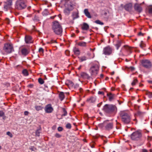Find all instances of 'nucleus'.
Wrapping results in <instances>:
<instances>
[{"instance_id":"15","label":"nucleus","mask_w":152,"mask_h":152,"mask_svg":"<svg viewBox=\"0 0 152 152\" xmlns=\"http://www.w3.org/2000/svg\"><path fill=\"white\" fill-rule=\"evenodd\" d=\"M32 38L29 35H26L25 38V40L26 43L27 44L30 43L32 42Z\"/></svg>"},{"instance_id":"40","label":"nucleus","mask_w":152,"mask_h":152,"mask_svg":"<svg viewBox=\"0 0 152 152\" xmlns=\"http://www.w3.org/2000/svg\"><path fill=\"white\" fill-rule=\"evenodd\" d=\"M62 110L64 113L62 115V116H65L66 115H67V112L65 109L64 108H63Z\"/></svg>"},{"instance_id":"5","label":"nucleus","mask_w":152,"mask_h":152,"mask_svg":"<svg viewBox=\"0 0 152 152\" xmlns=\"http://www.w3.org/2000/svg\"><path fill=\"white\" fill-rule=\"evenodd\" d=\"M28 5L27 0H17L15 5V8L18 10H22L25 8Z\"/></svg>"},{"instance_id":"13","label":"nucleus","mask_w":152,"mask_h":152,"mask_svg":"<svg viewBox=\"0 0 152 152\" xmlns=\"http://www.w3.org/2000/svg\"><path fill=\"white\" fill-rule=\"evenodd\" d=\"M45 110L46 113H50L52 112L53 109L51 107V104H49L45 106Z\"/></svg>"},{"instance_id":"59","label":"nucleus","mask_w":152,"mask_h":152,"mask_svg":"<svg viewBox=\"0 0 152 152\" xmlns=\"http://www.w3.org/2000/svg\"><path fill=\"white\" fill-rule=\"evenodd\" d=\"M132 120L135 121V124H136L137 123V119H136V118H134V119H132Z\"/></svg>"},{"instance_id":"50","label":"nucleus","mask_w":152,"mask_h":152,"mask_svg":"<svg viewBox=\"0 0 152 152\" xmlns=\"http://www.w3.org/2000/svg\"><path fill=\"white\" fill-rule=\"evenodd\" d=\"M63 130V128L59 126L58 127V130L59 132H61Z\"/></svg>"},{"instance_id":"4","label":"nucleus","mask_w":152,"mask_h":152,"mask_svg":"<svg viewBox=\"0 0 152 152\" xmlns=\"http://www.w3.org/2000/svg\"><path fill=\"white\" fill-rule=\"evenodd\" d=\"M103 110L107 114H114L116 112L117 108L115 105L111 104H106L103 107Z\"/></svg>"},{"instance_id":"47","label":"nucleus","mask_w":152,"mask_h":152,"mask_svg":"<svg viewBox=\"0 0 152 152\" xmlns=\"http://www.w3.org/2000/svg\"><path fill=\"white\" fill-rule=\"evenodd\" d=\"M68 84H72L73 83L72 81H71L70 80H67L66 82V85L68 86V85H69Z\"/></svg>"},{"instance_id":"55","label":"nucleus","mask_w":152,"mask_h":152,"mask_svg":"<svg viewBox=\"0 0 152 152\" xmlns=\"http://www.w3.org/2000/svg\"><path fill=\"white\" fill-rule=\"evenodd\" d=\"M144 34L142 33L141 32H139L138 34V35L139 36H143L144 35Z\"/></svg>"},{"instance_id":"44","label":"nucleus","mask_w":152,"mask_h":152,"mask_svg":"<svg viewBox=\"0 0 152 152\" xmlns=\"http://www.w3.org/2000/svg\"><path fill=\"white\" fill-rule=\"evenodd\" d=\"M6 134L10 136L11 138L13 137V135L10 132H7L6 133Z\"/></svg>"},{"instance_id":"18","label":"nucleus","mask_w":152,"mask_h":152,"mask_svg":"<svg viewBox=\"0 0 152 152\" xmlns=\"http://www.w3.org/2000/svg\"><path fill=\"white\" fill-rule=\"evenodd\" d=\"M89 28V25L86 23H83L81 26V28L83 30H87Z\"/></svg>"},{"instance_id":"23","label":"nucleus","mask_w":152,"mask_h":152,"mask_svg":"<svg viewBox=\"0 0 152 152\" xmlns=\"http://www.w3.org/2000/svg\"><path fill=\"white\" fill-rule=\"evenodd\" d=\"M42 106V104H41L40 105H36L34 107V108L37 111L41 110H42L43 108Z\"/></svg>"},{"instance_id":"48","label":"nucleus","mask_w":152,"mask_h":152,"mask_svg":"<svg viewBox=\"0 0 152 152\" xmlns=\"http://www.w3.org/2000/svg\"><path fill=\"white\" fill-rule=\"evenodd\" d=\"M4 115V113L2 111H0V117H3Z\"/></svg>"},{"instance_id":"21","label":"nucleus","mask_w":152,"mask_h":152,"mask_svg":"<svg viewBox=\"0 0 152 152\" xmlns=\"http://www.w3.org/2000/svg\"><path fill=\"white\" fill-rule=\"evenodd\" d=\"M73 51L74 54L77 56L79 55L80 53V51L79 49L75 47L73 48Z\"/></svg>"},{"instance_id":"63","label":"nucleus","mask_w":152,"mask_h":152,"mask_svg":"<svg viewBox=\"0 0 152 152\" xmlns=\"http://www.w3.org/2000/svg\"><path fill=\"white\" fill-rule=\"evenodd\" d=\"M110 35L111 37H112V38L114 37V35H113V34H110Z\"/></svg>"},{"instance_id":"20","label":"nucleus","mask_w":152,"mask_h":152,"mask_svg":"<svg viewBox=\"0 0 152 152\" xmlns=\"http://www.w3.org/2000/svg\"><path fill=\"white\" fill-rule=\"evenodd\" d=\"M58 97L61 101H63L65 97L64 93L63 92H61L58 94Z\"/></svg>"},{"instance_id":"17","label":"nucleus","mask_w":152,"mask_h":152,"mask_svg":"<svg viewBox=\"0 0 152 152\" xmlns=\"http://www.w3.org/2000/svg\"><path fill=\"white\" fill-rule=\"evenodd\" d=\"M80 75L81 77L84 79H88L90 78L88 75L85 72H82L80 73Z\"/></svg>"},{"instance_id":"30","label":"nucleus","mask_w":152,"mask_h":152,"mask_svg":"<svg viewBox=\"0 0 152 152\" xmlns=\"http://www.w3.org/2000/svg\"><path fill=\"white\" fill-rule=\"evenodd\" d=\"M148 12L149 14H152V5H149L147 7Z\"/></svg>"},{"instance_id":"27","label":"nucleus","mask_w":152,"mask_h":152,"mask_svg":"<svg viewBox=\"0 0 152 152\" xmlns=\"http://www.w3.org/2000/svg\"><path fill=\"white\" fill-rule=\"evenodd\" d=\"M126 50L128 52L129 54L131 53L132 52V48L127 46H124Z\"/></svg>"},{"instance_id":"33","label":"nucleus","mask_w":152,"mask_h":152,"mask_svg":"<svg viewBox=\"0 0 152 152\" xmlns=\"http://www.w3.org/2000/svg\"><path fill=\"white\" fill-rule=\"evenodd\" d=\"M88 100L90 102L94 103L96 101V98L94 97H91Z\"/></svg>"},{"instance_id":"2","label":"nucleus","mask_w":152,"mask_h":152,"mask_svg":"<svg viewBox=\"0 0 152 152\" xmlns=\"http://www.w3.org/2000/svg\"><path fill=\"white\" fill-rule=\"evenodd\" d=\"M120 116L123 122L125 124H128L131 121V115L127 111H121L120 113Z\"/></svg>"},{"instance_id":"3","label":"nucleus","mask_w":152,"mask_h":152,"mask_svg":"<svg viewBox=\"0 0 152 152\" xmlns=\"http://www.w3.org/2000/svg\"><path fill=\"white\" fill-rule=\"evenodd\" d=\"M52 28L55 34L60 36H62L63 32L62 28L58 22L54 21L53 22Z\"/></svg>"},{"instance_id":"28","label":"nucleus","mask_w":152,"mask_h":152,"mask_svg":"<svg viewBox=\"0 0 152 152\" xmlns=\"http://www.w3.org/2000/svg\"><path fill=\"white\" fill-rule=\"evenodd\" d=\"M145 115V113L141 112L140 111H138L137 113V115L139 116L140 118H142Z\"/></svg>"},{"instance_id":"19","label":"nucleus","mask_w":152,"mask_h":152,"mask_svg":"<svg viewBox=\"0 0 152 152\" xmlns=\"http://www.w3.org/2000/svg\"><path fill=\"white\" fill-rule=\"evenodd\" d=\"M84 13L85 15L88 18H91V16L90 15V12L88 11V9H85L84 10Z\"/></svg>"},{"instance_id":"46","label":"nucleus","mask_w":152,"mask_h":152,"mask_svg":"<svg viewBox=\"0 0 152 152\" xmlns=\"http://www.w3.org/2000/svg\"><path fill=\"white\" fill-rule=\"evenodd\" d=\"M29 149L32 151H35L37 150L36 148L34 147V146H31L29 148Z\"/></svg>"},{"instance_id":"51","label":"nucleus","mask_w":152,"mask_h":152,"mask_svg":"<svg viewBox=\"0 0 152 152\" xmlns=\"http://www.w3.org/2000/svg\"><path fill=\"white\" fill-rule=\"evenodd\" d=\"M55 136L57 138H59L61 137V135L58 133H56Z\"/></svg>"},{"instance_id":"61","label":"nucleus","mask_w":152,"mask_h":152,"mask_svg":"<svg viewBox=\"0 0 152 152\" xmlns=\"http://www.w3.org/2000/svg\"><path fill=\"white\" fill-rule=\"evenodd\" d=\"M111 90L112 91H114L115 90V88L114 87H112L111 88Z\"/></svg>"},{"instance_id":"62","label":"nucleus","mask_w":152,"mask_h":152,"mask_svg":"<svg viewBox=\"0 0 152 152\" xmlns=\"http://www.w3.org/2000/svg\"><path fill=\"white\" fill-rule=\"evenodd\" d=\"M56 16V15H55V16H51V17H50V18H51V19H53L54 18H55Z\"/></svg>"},{"instance_id":"60","label":"nucleus","mask_w":152,"mask_h":152,"mask_svg":"<svg viewBox=\"0 0 152 152\" xmlns=\"http://www.w3.org/2000/svg\"><path fill=\"white\" fill-rule=\"evenodd\" d=\"M142 152H148L147 150L145 149H143L142 150Z\"/></svg>"},{"instance_id":"29","label":"nucleus","mask_w":152,"mask_h":152,"mask_svg":"<svg viewBox=\"0 0 152 152\" xmlns=\"http://www.w3.org/2000/svg\"><path fill=\"white\" fill-rule=\"evenodd\" d=\"M138 80L137 78H134L133 80L131 83V85L132 86H133L135 85L137 83Z\"/></svg>"},{"instance_id":"37","label":"nucleus","mask_w":152,"mask_h":152,"mask_svg":"<svg viewBox=\"0 0 152 152\" xmlns=\"http://www.w3.org/2000/svg\"><path fill=\"white\" fill-rule=\"evenodd\" d=\"M42 14L43 15H46L49 14V13L48 11V10L45 9L42 12Z\"/></svg>"},{"instance_id":"42","label":"nucleus","mask_w":152,"mask_h":152,"mask_svg":"<svg viewBox=\"0 0 152 152\" xmlns=\"http://www.w3.org/2000/svg\"><path fill=\"white\" fill-rule=\"evenodd\" d=\"M72 126L71 124L69 123H68L67 124H66V127L67 128L69 129H71V128Z\"/></svg>"},{"instance_id":"57","label":"nucleus","mask_w":152,"mask_h":152,"mask_svg":"<svg viewBox=\"0 0 152 152\" xmlns=\"http://www.w3.org/2000/svg\"><path fill=\"white\" fill-rule=\"evenodd\" d=\"M104 93L103 91H99L98 92V94H99L104 95Z\"/></svg>"},{"instance_id":"8","label":"nucleus","mask_w":152,"mask_h":152,"mask_svg":"<svg viewBox=\"0 0 152 152\" xmlns=\"http://www.w3.org/2000/svg\"><path fill=\"white\" fill-rule=\"evenodd\" d=\"M142 137V133L140 131L137 130L133 132L131 135V139L134 140H137L140 139Z\"/></svg>"},{"instance_id":"56","label":"nucleus","mask_w":152,"mask_h":152,"mask_svg":"<svg viewBox=\"0 0 152 152\" xmlns=\"http://www.w3.org/2000/svg\"><path fill=\"white\" fill-rule=\"evenodd\" d=\"M56 42L55 40H51L50 42V43H56Z\"/></svg>"},{"instance_id":"1","label":"nucleus","mask_w":152,"mask_h":152,"mask_svg":"<svg viewBox=\"0 0 152 152\" xmlns=\"http://www.w3.org/2000/svg\"><path fill=\"white\" fill-rule=\"evenodd\" d=\"M62 4L64 5L65 9L64 10L65 15H69L70 12L73 9L74 7L75 6V3H73L68 0H63L61 1Z\"/></svg>"},{"instance_id":"12","label":"nucleus","mask_w":152,"mask_h":152,"mask_svg":"<svg viewBox=\"0 0 152 152\" xmlns=\"http://www.w3.org/2000/svg\"><path fill=\"white\" fill-rule=\"evenodd\" d=\"M141 5V4H135L134 6V10L139 12H141L142 11V8Z\"/></svg>"},{"instance_id":"64","label":"nucleus","mask_w":152,"mask_h":152,"mask_svg":"<svg viewBox=\"0 0 152 152\" xmlns=\"http://www.w3.org/2000/svg\"><path fill=\"white\" fill-rule=\"evenodd\" d=\"M103 77V75L102 74H101L100 75V77L101 78Z\"/></svg>"},{"instance_id":"6","label":"nucleus","mask_w":152,"mask_h":152,"mask_svg":"<svg viewBox=\"0 0 152 152\" xmlns=\"http://www.w3.org/2000/svg\"><path fill=\"white\" fill-rule=\"evenodd\" d=\"M3 50L6 54L12 53L14 51V49L12 44L10 43H7L4 44L3 48Z\"/></svg>"},{"instance_id":"36","label":"nucleus","mask_w":152,"mask_h":152,"mask_svg":"<svg viewBox=\"0 0 152 152\" xmlns=\"http://www.w3.org/2000/svg\"><path fill=\"white\" fill-rule=\"evenodd\" d=\"M87 58L85 56L81 57L80 58V62L85 61L87 60Z\"/></svg>"},{"instance_id":"52","label":"nucleus","mask_w":152,"mask_h":152,"mask_svg":"<svg viewBox=\"0 0 152 152\" xmlns=\"http://www.w3.org/2000/svg\"><path fill=\"white\" fill-rule=\"evenodd\" d=\"M5 21L6 23L8 24H9L10 22V20L8 18H7L6 19Z\"/></svg>"},{"instance_id":"35","label":"nucleus","mask_w":152,"mask_h":152,"mask_svg":"<svg viewBox=\"0 0 152 152\" xmlns=\"http://www.w3.org/2000/svg\"><path fill=\"white\" fill-rule=\"evenodd\" d=\"M12 1L13 0H7L5 3L10 6L12 4Z\"/></svg>"},{"instance_id":"58","label":"nucleus","mask_w":152,"mask_h":152,"mask_svg":"<svg viewBox=\"0 0 152 152\" xmlns=\"http://www.w3.org/2000/svg\"><path fill=\"white\" fill-rule=\"evenodd\" d=\"M29 112L28 111H25L24 112V114L25 115H27L28 114Z\"/></svg>"},{"instance_id":"31","label":"nucleus","mask_w":152,"mask_h":152,"mask_svg":"<svg viewBox=\"0 0 152 152\" xmlns=\"http://www.w3.org/2000/svg\"><path fill=\"white\" fill-rule=\"evenodd\" d=\"M121 41H118L117 43L115 44V46L117 49H118V48L121 46Z\"/></svg>"},{"instance_id":"10","label":"nucleus","mask_w":152,"mask_h":152,"mask_svg":"<svg viewBox=\"0 0 152 152\" xmlns=\"http://www.w3.org/2000/svg\"><path fill=\"white\" fill-rule=\"evenodd\" d=\"M142 66L145 68L150 69L152 66V64L151 61L148 60H143L142 61Z\"/></svg>"},{"instance_id":"54","label":"nucleus","mask_w":152,"mask_h":152,"mask_svg":"<svg viewBox=\"0 0 152 152\" xmlns=\"http://www.w3.org/2000/svg\"><path fill=\"white\" fill-rule=\"evenodd\" d=\"M129 69L132 71H134L135 69L132 66H130Z\"/></svg>"},{"instance_id":"26","label":"nucleus","mask_w":152,"mask_h":152,"mask_svg":"<svg viewBox=\"0 0 152 152\" xmlns=\"http://www.w3.org/2000/svg\"><path fill=\"white\" fill-rule=\"evenodd\" d=\"M144 93L147 95L149 98H151L152 97V93L151 92L146 90L145 91Z\"/></svg>"},{"instance_id":"45","label":"nucleus","mask_w":152,"mask_h":152,"mask_svg":"<svg viewBox=\"0 0 152 152\" xmlns=\"http://www.w3.org/2000/svg\"><path fill=\"white\" fill-rule=\"evenodd\" d=\"M39 52L40 53L43 54L44 53V50L42 48H40L39 49Z\"/></svg>"},{"instance_id":"38","label":"nucleus","mask_w":152,"mask_h":152,"mask_svg":"<svg viewBox=\"0 0 152 152\" xmlns=\"http://www.w3.org/2000/svg\"><path fill=\"white\" fill-rule=\"evenodd\" d=\"M88 55L89 56V58L90 59L93 58L94 56V53H92L91 54L88 53Z\"/></svg>"},{"instance_id":"53","label":"nucleus","mask_w":152,"mask_h":152,"mask_svg":"<svg viewBox=\"0 0 152 152\" xmlns=\"http://www.w3.org/2000/svg\"><path fill=\"white\" fill-rule=\"evenodd\" d=\"M34 19L35 20L38 21L39 20V18L36 15L34 17Z\"/></svg>"},{"instance_id":"9","label":"nucleus","mask_w":152,"mask_h":152,"mask_svg":"<svg viewBox=\"0 0 152 152\" xmlns=\"http://www.w3.org/2000/svg\"><path fill=\"white\" fill-rule=\"evenodd\" d=\"M99 67L97 64H95L92 66L90 69V72L92 75H96L97 74Z\"/></svg>"},{"instance_id":"16","label":"nucleus","mask_w":152,"mask_h":152,"mask_svg":"<svg viewBox=\"0 0 152 152\" xmlns=\"http://www.w3.org/2000/svg\"><path fill=\"white\" fill-rule=\"evenodd\" d=\"M126 10L127 11H130L132 8V4L131 3H129L126 4L124 7Z\"/></svg>"},{"instance_id":"49","label":"nucleus","mask_w":152,"mask_h":152,"mask_svg":"<svg viewBox=\"0 0 152 152\" xmlns=\"http://www.w3.org/2000/svg\"><path fill=\"white\" fill-rule=\"evenodd\" d=\"M140 46L142 48L145 47L144 44L143 43V42L142 41L141 42Z\"/></svg>"},{"instance_id":"11","label":"nucleus","mask_w":152,"mask_h":152,"mask_svg":"<svg viewBox=\"0 0 152 152\" xmlns=\"http://www.w3.org/2000/svg\"><path fill=\"white\" fill-rule=\"evenodd\" d=\"M112 48L109 46H108L104 48L103 53L106 55H109L112 53Z\"/></svg>"},{"instance_id":"41","label":"nucleus","mask_w":152,"mask_h":152,"mask_svg":"<svg viewBox=\"0 0 152 152\" xmlns=\"http://www.w3.org/2000/svg\"><path fill=\"white\" fill-rule=\"evenodd\" d=\"M40 133V132L39 129L37 130L35 132L36 136L38 137L39 136Z\"/></svg>"},{"instance_id":"14","label":"nucleus","mask_w":152,"mask_h":152,"mask_svg":"<svg viewBox=\"0 0 152 152\" xmlns=\"http://www.w3.org/2000/svg\"><path fill=\"white\" fill-rule=\"evenodd\" d=\"M20 52L23 55L26 56L29 53V51L27 48H23L20 49Z\"/></svg>"},{"instance_id":"39","label":"nucleus","mask_w":152,"mask_h":152,"mask_svg":"<svg viewBox=\"0 0 152 152\" xmlns=\"http://www.w3.org/2000/svg\"><path fill=\"white\" fill-rule=\"evenodd\" d=\"M38 82L41 84H42L44 83V81L41 78H39L38 79Z\"/></svg>"},{"instance_id":"43","label":"nucleus","mask_w":152,"mask_h":152,"mask_svg":"<svg viewBox=\"0 0 152 152\" xmlns=\"http://www.w3.org/2000/svg\"><path fill=\"white\" fill-rule=\"evenodd\" d=\"M95 22L97 24H99L101 25H103L104 24V23L101 22L99 20H97L95 21Z\"/></svg>"},{"instance_id":"25","label":"nucleus","mask_w":152,"mask_h":152,"mask_svg":"<svg viewBox=\"0 0 152 152\" xmlns=\"http://www.w3.org/2000/svg\"><path fill=\"white\" fill-rule=\"evenodd\" d=\"M72 17L73 20L78 18L79 17L78 12H73L72 14Z\"/></svg>"},{"instance_id":"34","label":"nucleus","mask_w":152,"mask_h":152,"mask_svg":"<svg viewBox=\"0 0 152 152\" xmlns=\"http://www.w3.org/2000/svg\"><path fill=\"white\" fill-rule=\"evenodd\" d=\"M10 6L9 5L7 4L4 2V9L5 11H7V9L10 7Z\"/></svg>"},{"instance_id":"32","label":"nucleus","mask_w":152,"mask_h":152,"mask_svg":"<svg viewBox=\"0 0 152 152\" xmlns=\"http://www.w3.org/2000/svg\"><path fill=\"white\" fill-rule=\"evenodd\" d=\"M22 73L25 76H27L28 75V72L26 69H24L22 71Z\"/></svg>"},{"instance_id":"24","label":"nucleus","mask_w":152,"mask_h":152,"mask_svg":"<svg viewBox=\"0 0 152 152\" xmlns=\"http://www.w3.org/2000/svg\"><path fill=\"white\" fill-rule=\"evenodd\" d=\"M86 42L83 41L79 42L77 43V45L80 46L86 47Z\"/></svg>"},{"instance_id":"7","label":"nucleus","mask_w":152,"mask_h":152,"mask_svg":"<svg viewBox=\"0 0 152 152\" xmlns=\"http://www.w3.org/2000/svg\"><path fill=\"white\" fill-rule=\"evenodd\" d=\"M103 128L104 130L109 131L113 128V122L105 121L103 123Z\"/></svg>"},{"instance_id":"22","label":"nucleus","mask_w":152,"mask_h":152,"mask_svg":"<svg viewBox=\"0 0 152 152\" xmlns=\"http://www.w3.org/2000/svg\"><path fill=\"white\" fill-rule=\"evenodd\" d=\"M107 96L108 97L109 100L110 101H112L114 99V94H112L111 93H107Z\"/></svg>"}]
</instances>
